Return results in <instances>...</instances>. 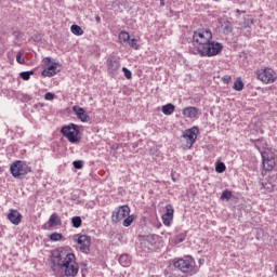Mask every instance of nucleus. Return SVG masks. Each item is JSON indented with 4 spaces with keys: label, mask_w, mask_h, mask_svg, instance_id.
I'll return each instance as SVG.
<instances>
[{
    "label": "nucleus",
    "mask_w": 277,
    "mask_h": 277,
    "mask_svg": "<svg viewBox=\"0 0 277 277\" xmlns=\"http://www.w3.org/2000/svg\"><path fill=\"white\" fill-rule=\"evenodd\" d=\"M50 267L56 276L76 277L79 274V264L75 253L64 255L62 249L52 252Z\"/></svg>",
    "instance_id": "f257e3e1"
},
{
    "label": "nucleus",
    "mask_w": 277,
    "mask_h": 277,
    "mask_svg": "<svg viewBox=\"0 0 277 277\" xmlns=\"http://www.w3.org/2000/svg\"><path fill=\"white\" fill-rule=\"evenodd\" d=\"M210 40H213V32H211V29L209 28H201L198 30H195L193 32V45L195 47L197 53L207 45Z\"/></svg>",
    "instance_id": "f03ea898"
},
{
    "label": "nucleus",
    "mask_w": 277,
    "mask_h": 277,
    "mask_svg": "<svg viewBox=\"0 0 277 277\" xmlns=\"http://www.w3.org/2000/svg\"><path fill=\"white\" fill-rule=\"evenodd\" d=\"M222 51H224V44L210 40L207 45L199 49L197 54L200 55V57H215L216 55H220Z\"/></svg>",
    "instance_id": "7ed1b4c3"
},
{
    "label": "nucleus",
    "mask_w": 277,
    "mask_h": 277,
    "mask_svg": "<svg viewBox=\"0 0 277 277\" xmlns=\"http://www.w3.org/2000/svg\"><path fill=\"white\" fill-rule=\"evenodd\" d=\"M61 133L64 137L68 140V142H70V144H79L81 142V137L79 136L81 130L79 126L75 123L63 126L61 129Z\"/></svg>",
    "instance_id": "20e7f679"
},
{
    "label": "nucleus",
    "mask_w": 277,
    "mask_h": 277,
    "mask_svg": "<svg viewBox=\"0 0 277 277\" xmlns=\"http://www.w3.org/2000/svg\"><path fill=\"white\" fill-rule=\"evenodd\" d=\"M195 265L196 262L189 255L185 259H179L173 263V267H175V269H179V272H182V274H187V276L195 274Z\"/></svg>",
    "instance_id": "39448f33"
},
{
    "label": "nucleus",
    "mask_w": 277,
    "mask_h": 277,
    "mask_svg": "<svg viewBox=\"0 0 277 277\" xmlns=\"http://www.w3.org/2000/svg\"><path fill=\"white\" fill-rule=\"evenodd\" d=\"M10 172L14 179H24L31 172V167L27 163L23 162L22 160H16L10 167Z\"/></svg>",
    "instance_id": "423d86ee"
},
{
    "label": "nucleus",
    "mask_w": 277,
    "mask_h": 277,
    "mask_svg": "<svg viewBox=\"0 0 277 277\" xmlns=\"http://www.w3.org/2000/svg\"><path fill=\"white\" fill-rule=\"evenodd\" d=\"M161 245V237L157 234L142 236V248H147L148 252H155Z\"/></svg>",
    "instance_id": "0eeeda50"
},
{
    "label": "nucleus",
    "mask_w": 277,
    "mask_h": 277,
    "mask_svg": "<svg viewBox=\"0 0 277 277\" xmlns=\"http://www.w3.org/2000/svg\"><path fill=\"white\" fill-rule=\"evenodd\" d=\"M74 241H77L80 246V252L83 254H90V248L92 246V237L83 234H76L72 236Z\"/></svg>",
    "instance_id": "6e6552de"
},
{
    "label": "nucleus",
    "mask_w": 277,
    "mask_h": 277,
    "mask_svg": "<svg viewBox=\"0 0 277 277\" xmlns=\"http://www.w3.org/2000/svg\"><path fill=\"white\" fill-rule=\"evenodd\" d=\"M198 133H200L198 126H194L193 128L183 132L182 140L186 142V148H192V146L196 144V140H198Z\"/></svg>",
    "instance_id": "1a4fd4ad"
},
{
    "label": "nucleus",
    "mask_w": 277,
    "mask_h": 277,
    "mask_svg": "<svg viewBox=\"0 0 277 277\" xmlns=\"http://www.w3.org/2000/svg\"><path fill=\"white\" fill-rule=\"evenodd\" d=\"M43 64H45L48 68L42 70V77H55L57 72H62V65H60V63H52L49 56L43 58Z\"/></svg>",
    "instance_id": "9d476101"
},
{
    "label": "nucleus",
    "mask_w": 277,
    "mask_h": 277,
    "mask_svg": "<svg viewBox=\"0 0 277 277\" xmlns=\"http://www.w3.org/2000/svg\"><path fill=\"white\" fill-rule=\"evenodd\" d=\"M256 77L262 83H275L276 82V71L272 68H264L256 71Z\"/></svg>",
    "instance_id": "9b49d317"
},
{
    "label": "nucleus",
    "mask_w": 277,
    "mask_h": 277,
    "mask_svg": "<svg viewBox=\"0 0 277 277\" xmlns=\"http://www.w3.org/2000/svg\"><path fill=\"white\" fill-rule=\"evenodd\" d=\"M131 213V208L129 206H121L117 208L113 212V222L117 224V222H121V220H124V217H128V215Z\"/></svg>",
    "instance_id": "f8f14e48"
},
{
    "label": "nucleus",
    "mask_w": 277,
    "mask_h": 277,
    "mask_svg": "<svg viewBox=\"0 0 277 277\" xmlns=\"http://www.w3.org/2000/svg\"><path fill=\"white\" fill-rule=\"evenodd\" d=\"M106 66L109 75H114L120 69V57L116 55H109L106 60Z\"/></svg>",
    "instance_id": "ddd939ff"
},
{
    "label": "nucleus",
    "mask_w": 277,
    "mask_h": 277,
    "mask_svg": "<svg viewBox=\"0 0 277 277\" xmlns=\"http://www.w3.org/2000/svg\"><path fill=\"white\" fill-rule=\"evenodd\" d=\"M72 111L76 114L77 118L81 122H90V115L83 107L72 106Z\"/></svg>",
    "instance_id": "4468645a"
},
{
    "label": "nucleus",
    "mask_w": 277,
    "mask_h": 277,
    "mask_svg": "<svg viewBox=\"0 0 277 277\" xmlns=\"http://www.w3.org/2000/svg\"><path fill=\"white\" fill-rule=\"evenodd\" d=\"M61 225H62V219L60 217V215H57V213H53L51 214L49 221L42 226V228L47 230V228H53L55 226H61Z\"/></svg>",
    "instance_id": "2eb2a0df"
},
{
    "label": "nucleus",
    "mask_w": 277,
    "mask_h": 277,
    "mask_svg": "<svg viewBox=\"0 0 277 277\" xmlns=\"http://www.w3.org/2000/svg\"><path fill=\"white\" fill-rule=\"evenodd\" d=\"M8 220L11 224H14V226H18L23 220V214H21L18 210H11L8 214Z\"/></svg>",
    "instance_id": "dca6fc26"
},
{
    "label": "nucleus",
    "mask_w": 277,
    "mask_h": 277,
    "mask_svg": "<svg viewBox=\"0 0 277 277\" xmlns=\"http://www.w3.org/2000/svg\"><path fill=\"white\" fill-rule=\"evenodd\" d=\"M199 109L194 106H188L183 108L182 114L185 118H196L198 116Z\"/></svg>",
    "instance_id": "f3484780"
},
{
    "label": "nucleus",
    "mask_w": 277,
    "mask_h": 277,
    "mask_svg": "<svg viewBox=\"0 0 277 277\" xmlns=\"http://www.w3.org/2000/svg\"><path fill=\"white\" fill-rule=\"evenodd\" d=\"M252 144H254L255 148L259 149L260 153L262 148H267V141L265 138H256V140H251Z\"/></svg>",
    "instance_id": "a211bd4d"
},
{
    "label": "nucleus",
    "mask_w": 277,
    "mask_h": 277,
    "mask_svg": "<svg viewBox=\"0 0 277 277\" xmlns=\"http://www.w3.org/2000/svg\"><path fill=\"white\" fill-rule=\"evenodd\" d=\"M175 109L176 106H174L172 103H169L162 106V114H164V116H172Z\"/></svg>",
    "instance_id": "6ab92c4d"
},
{
    "label": "nucleus",
    "mask_w": 277,
    "mask_h": 277,
    "mask_svg": "<svg viewBox=\"0 0 277 277\" xmlns=\"http://www.w3.org/2000/svg\"><path fill=\"white\" fill-rule=\"evenodd\" d=\"M119 263L122 267H129L131 265V255L124 253L119 256Z\"/></svg>",
    "instance_id": "aec40b11"
},
{
    "label": "nucleus",
    "mask_w": 277,
    "mask_h": 277,
    "mask_svg": "<svg viewBox=\"0 0 277 277\" xmlns=\"http://www.w3.org/2000/svg\"><path fill=\"white\" fill-rule=\"evenodd\" d=\"M70 31L74 36H83V28L77 24L71 25Z\"/></svg>",
    "instance_id": "412c9836"
},
{
    "label": "nucleus",
    "mask_w": 277,
    "mask_h": 277,
    "mask_svg": "<svg viewBox=\"0 0 277 277\" xmlns=\"http://www.w3.org/2000/svg\"><path fill=\"white\" fill-rule=\"evenodd\" d=\"M82 224H83V220L81 219V216L71 217V226L74 228H81Z\"/></svg>",
    "instance_id": "4be33fe9"
},
{
    "label": "nucleus",
    "mask_w": 277,
    "mask_h": 277,
    "mask_svg": "<svg viewBox=\"0 0 277 277\" xmlns=\"http://www.w3.org/2000/svg\"><path fill=\"white\" fill-rule=\"evenodd\" d=\"M245 85L243 80H241V78H237L234 82V90H236V92H241Z\"/></svg>",
    "instance_id": "5701e85b"
},
{
    "label": "nucleus",
    "mask_w": 277,
    "mask_h": 277,
    "mask_svg": "<svg viewBox=\"0 0 277 277\" xmlns=\"http://www.w3.org/2000/svg\"><path fill=\"white\" fill-rule=\"evenodd\" d=\"M31 75H35L34 70L22 71L19 74V77L21 79H23V81H29V79H31Z\"/></svg>",
    "instance_id": "b1692460"
},
{
    "label": "nucleus",
    "mask_w": 277,
    "mask_h": 277,
    "mask_svg": "<svg viewBox=\"0 0 277 277\" xmlns=\"http://www.w3.org/2000/svg\"><path fill=\"white\" fill-rule=\"evenodd\" d=\"M173 220H174V216H172V215H168V214L162 215V222H163L164 226H172Z\"/></svg>",
    "instance_id": "393cba45"
},
{
    "label": "nucleus",
    "mask_w": 277,
    "mask_h": 277,
    "mask_svg": "<svg viewBox=\"0 0 277 277\" xmlns=\"http://www.w3.org/2000/svg\"><path fill=\"white\" fill-rule=\"evenodd\" d=\"M215 172H217V174H223V172H226V164L224 162L216 163Z\"/></svg>",
    "instance_id": "a878e982"
},
{
    "label": "nucleus",
    "mask_w": 277,
    "mask_h": 277,
    "mask_svg": "<svg viewBox=\"0 0 277 277\" xmlns=\"http://www.w3.org/2000/svg\"><path fill=\"white\" fill-rule=\"evenodd\" d=\"M134 220H135V216L128 214V216L123 220V226L126 228H129V226H131V224H133Z\"/></svg>",
    "instance_id": "bb28decb"
},
{
    "label": "nucleus",
    "mask_w": 277,
    "mask_h": 277,
    "mask_svg": "<svg viewBox=\"0 0 277 277\" xmlns=\"http://www.w3.org/2000/svg\"><path fill=\"white\" fill-rule=\"evenodd\" d=\"M63 237H64V235L55 232V233L50 234L49 239H50V241H60L61 239H63Z\"/></svg>",
    "instance_id": "cd10ccee"
},
{
    "label": "nucleus",
    "mask_w": 277,
    "mask_h": 277,
    "mask_svg": "<svg viewBox=\"0 0 277 277\" xmlns=\"http://www.w3.org/2000/svg\"><path fill=\"white\" fill-rule=\"evenodd\" d=\"M119 40H121L122 42H129V40H131V35H129V32L127 31H121L119 34Z\"/></svg>",
    "instance_id": "c85d7f7f"
},
{
    "label": "nucleus",
    "mask_w": 277,
    "mask_h": 277,
    "mask_svg": "<svg viewBox=\"0 0 277 277\" xmlns=\"http://www.w3.org/2000/svg\"><path fill=\"white\" fill-rule=\"evenodd\" d=\"M233 198V192L226 189L221 195V200H230Z\"/></svg>",
    "instance_id": "c756f323"
},
{
    "label": "nucleus",
    "mask_w": 277,
    "mask_h": 277,
    "mask_svg": "<svg viewBox=\"0 0 277 277\" xmlns=\"http://www.w3.org/2000/svg\"><path fill=\"white\" fill-rule=\"evenodd\" d=\"M186 237H187L186 234L181 233V234H179V235L175 236L174 241H175V243H183V241H185V238H186Z\"/></svg>",
    "instance_id": "7c9ffc66"
},
{
    "label": "nucleus",
    "mask_w": 277,
    "mask_h": 277,
    "mask_svg": "<svg viewBox=\"0 0 277 277\" xmlns=\"http://www.w3.org/2000/svg\"><path fill=\"white\" fill-rule=\"evenodd\" d=\"M25 55L24 51H19L16 55V62L17 64H25V58L23 56Z\"/></svg>",
    "instance_id": "2f4dec72"
},
{
    "label": "nucleus",
    "mask_w": 277,
    "mask_h": 277,
    "mask_svg": "<svg viewBox=\"0 0 277 277\" xmlns=\"http://www.w3.org/2000/svg\"><path fill=\"white\" fill-rule=\"evenodd\" d=\"M164 215H171L174 216V207H172V205H167L166 206V213Z\"/></svg>",
    "instance_id": "473e14b6"
},
{
    "label": "nucleus",
    "mask_w": 277,
    "mask_h": 277,
    "mask_svg": "<svg viewBox=\"0 0 277 277\" xmlns=\"http://www.w3.org/2000/svg\"><path fill=\"white\" fill-rule=\"evenodd\" d=\"M128 43H129V47H131V49H135L136 51L140 49L137 47V39L135 38L129 39Z\"/></svg>",
    "instance_id": "72a5a7b5"
},
{
    "label": "nucleus",
    "mask_w": 277,
    "mask_h": 277,
    "mask_svg": "<svg viewBox=\"0 0 277 277\" xmlns=\"http://www.w3.org/2000/svg\"><path fill=\"white\" fill-rule=\"evenodd\" d=\"M72 166L76 170H82L83 169V160H75L72 162Z\"/></svg>",
    "instance_id": "f704fd0d"
},
{
    "label": "nucleus",
    "mask_w": 277,
    "mask_h": 277,
    "mask_svg": "<svg viewBox=\"0 0 277 277\" xmlns=\"http://www.w3.org/2000/svg\"><path fill=\"white\" fill-rule=\"evenodd\" d=\"M122 72L126 79H133V74L127 67H122Z\"/></svg>",
    "instance_id": "c9c22d12"
},
{
    "label": "nucleus",
    "mask_w": 277,
    "mask_h": 277,
    "mask_svg": "<svg viewBox=\"0 0 277 277\" xmlns=\"http://www.w3.org/2000/svg\"><path fill=\"white\" fill-rule=\"evenodd\" d=\"M232 80H233V77H230L228 75H225L222 77V81H223V83H225V85H228Z\"/></svg>",
    "instance_id": "e433bc0d"
},
{
    "label": "nucleus",
    "mask_w": 277,
    "mask_h": 277,
    "mask_svg": "<svg viewBox=\"0 0 277 277\" xmlns=\"http://www.w3.org/2000/svg\"><path fill=\"white\" fill-rule=\"evenodd\" d=\"M53 98H55V93L47 92L44 94V100L45 101H53Z\"/></svg>",
    "instance_id": "4c0bfd02"
},
{
    "label": "nucleus",
    "mask_w": 277,
    "mask_h": 277,
    "mask_svg": "<svg viewBox=\"0 0 277 277\" xmlns=\"http://www.w3.org/2000/svg\"><path fill=\"white\" fill-rule=\"evenodd\" d=\"M169 16H175V18H180L181 17V12H175L174 10H170L169 12Z\"/></svg>",
    "instance_id": "58836bf2"
},
{
    "label": "nucleus",
    "mask_w": 277,
    "mask_h": 277,
    "mask_svg": "<svg viewBox=\"0 0 277 277\" xmlns=\"http://www.w3.org/2000/svg\"><path fill=\"white\" fill-rule=\"evenodd\" d=\"M254 22L253 19H245L242 27L248 28L250 25H252Z\"/></svg>",
    "instance_id": "ea45409f"
},
{
    "label": "nucleus",
    "mask_w": 277,
    "mask_h": 277,
    "mask_svg": "<svg viewBox=\"0 0 277 277\" xmlns=\"http://www.w3.org/2000/svg\"><path fill=\"white\" fill-rule=\"evenodd\" d=\"M230 32H233V27L228 25L224 26V34H230Z\"/></svg>",
    "instance_id": "a19ab883"
},
{
    "label": "nucleus",
    "mask_w": 277,
    "mask_h": 277,
    "mask_svg": "<svg viewBox=\"0 0 277 277\" xmlns=\"http://www.w3.org/2000/svg\"><path fill=\"white\" fill-rule=\"evenodd\" d=\"M199 265H205V259H199Z\"/></svg>",
    "instance_id": "79ce46f5"
},
{
    "label": "nucleus",
    "mask_w": 277,
    "mask_h": 277,
    "mask_svg": "<svg viewBox=\"0 0 277 277\" xmlns=\"http://www.w3.org/2000/svg\"><path fill=\"white\" fill-rule=\"evenodd\" d=\"M95 21L97 22V23H101V16H95Z\"/></svg>",
    "instance_id": "37998d69"
},
{
    "label": "nucleus",
    "mask_w": 277,
    "mask_h": 277,
    "mask_svg": "<svg viewBox=\"0 0 277 277\" xmlns=\"http://www.w3.org/2000/svg\"><path fill=\"white\" fill-rule=\"evenodd\" d=\"M160 5L161 6L166 5V0H160Z\"/></svg>",
    "instance_id": "c03bdc74"
},
{
    "label": "nucleus",
    "mask_w": 277,
    "mask_h": 277,
    "mask_svg": "<svg viewBox=\"0 0 277 277\" xmlns=\"http://www.w3.org/2000/svg\"><path fill=\"white\" fill-rule=\"evenodd\" d=\"M252 34L251 30H247V32L245 34V36H250Z\"/></svg>",
    "instance_id": "a18cd8bd"
},
{
    "label": "nucleus",
    "mask_w": 277,
    "mask_h": 277,
    "mask_svg": "<svg viewBox=\"0 0 277 277\" xmlns=\"http://www.w3.org/2000/svg\"><path fill=\"white\" fill-rule=\"evenodd\" d=\"M236 12H237L238 14H242L245 11L237 10Z\"/></svg>",
    "instance_id": "49530a36"
},
{
    "label": "nucleus",
    "mask_w": 277,
    "mask_h": 277,
    "mask_svg": "<svg viewBox=\"0 0 277 277\" xmlns=\"http://www.w3.org/2000/svg\"><path fill=\"white\" fill-rule=\"evenodd\" d=\"M172 181H173L174 183H176V179H175V177H172Z\"/></svg>",
    "instance_id": "de8ad7c7"
}]
</instances>
